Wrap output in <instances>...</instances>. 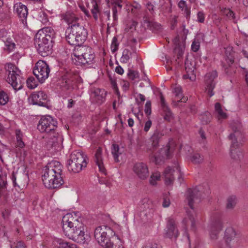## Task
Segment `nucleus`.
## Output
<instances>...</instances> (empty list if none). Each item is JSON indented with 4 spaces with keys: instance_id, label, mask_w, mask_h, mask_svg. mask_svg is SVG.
I'll list each match as a JSON object with an SVG mask.
<instances>
[{
    "instance_id": "nucleus-26",
    "label": "nucleus",
    "mask_w": 248,
    "mask_h": 248,
    "mask_svg": "<svg viewBox=\"0 0 248 248\" xmlns=\"http://www.w3.org/2000/svg\"><path fill=\"white\" fill-rule=\"evenodd\" d=\"M94 156L95 161L99 168V171L103 173H105L106 170L104 167L102 162V149L101 148H98L96 150Z\"/></svg>"
},
{
    "instance_id": "nucleus-41",
    "label": "nucleus",
    "mask_w": 248,
    "mask_h": 248,
    "mask_svg": "<svg viewBox=\"0 0 248 248\" xmlns=\"http://www.w3.org/2000/svg\"><path fill=\"white\" fill-rule=\"evenodd\" d=\"M8 101V95L3 91L0 90V106L5 105Z\"/></svg>"
},
{
    "instance_id": "nucleus-30",
    "label": "nucleus",
    "mask_w": 248,
    "mask_h": 248,
    "mask_svg": "<svg viewBox=\"0 0 248 248\" xmlns=\"http://www.w3.org/2000/svg\"><path fill=\"white\" fill-rule=\"evenodd\" d=\"M122 153V149H120L119 146L116 144H113L111 147V154L115 162H119L120 161L119 156Z\"/></svg>"
},
{
    "instance_id": "nucleus-52",
    "label": "nucleus",
    "mask_w": 248,
    "mask_h": 248,
    "mask_svg": "<svg viewBox=\"0 0 248 248\" xmlns=\"http://www.w3.org/2000/svg\"><path fill=\"white\" fill-rule=\"evenodd\" d=\"M105 248H124V247L122 245V242L118 240L117 243L115 244H113V242L110 243V245H108Z\"/></svg>"
},
{
    "instance_id": "nucleus-37",
    "label": "nucleus",
    "mask_w": 248,
    "mask_h": 248,
    "mask_svg": "<svg viewBox=\"0 0 248 248\" xmlns=\"http://www.w3.org/2000/svg\"><path fill=\"white\" fill-rule=\"evenodd\" d=\"M174 52L177 55V59H176V62L179 65L180 63V59L182 57L184 51L182 48L180 47L179 44L176 45L174 48Z\"/></svg>"
},
{
    "instance_id": "nucleus-22",
    "label": "nucleus",
    "mask_w": 248,
    "mask_h": 248,
    "mask_svg": "<svg viewBox=\"0 0 248 248\" xmlns=\"http://www.w3.org/2000/svg\"><path fill=\"white\" fill-rule=\"evenodd\" d=\"M107 92L104 89L95 88L91 93V97L93 101L98 105L104 103L106 99Z\"/></svg>"
},
{
    "instance_id": "nucleus-23",
    "label": "nucleus",
    "mask_w": 248,
    "mask_h": 248,
    "mask_svg": "<svg viewBox=\"0 0 248 248\" xmlns=\"http://www.w3.org/2000/svg\"><path fill=\"white\" fill-rule=\"evenodd\" d=\"M14 11L17 14L19 17L24 23L25 20L26 22V19L28 15V10L26 6L21 2L17 3L14 5Z\"/></svg>"
},
{
    "instance_id": "nucleus-27",
    "label": "nucleus",
    "mask_w": 248,
    "mask_h": 248,
    "mask_svg": "<svg viewBox=\"0 0 248 248\" xmlns=\"http://www.w3.org/2000/svg\"><path fill=\"white\" fill-rule=\"evenodd\" d=\"M132 51L127 48H125L123 52L122 56L120 59L121 62L126 63L128 62L133 55H136V52L135 49L131 48Z\"/></svg>"
},
{
    "instance_id": "nucleus-18",
    "label": "nucleus",
    "mask_w": 248,
    "mask_h": 248,
    "mask_svg": "<svg viewBox=\"0 0 248 248\" xmlns=\"http://www.w3.org/2000/svg\"><path fill=\"white\" fill-rule=\"evenodd\" d=\"M31 103L33 105L47 107L48 97L43 91H39L32 93L31 96Z\"/></svg>"
},
{
    "instance_id": "nucleus-43",
    "label": "nucleus",
    "mask_w": 248,
    "mask_h": 248,
    "mask_svg": "<svg viewBox=\"0 0 248 248\" xmlns=\"http://www.w3.org/2000/svg\"><path fill=\"white\" fill-rule=\"evenodd\" d=\"M191 160L193 163L200 164L203 161V157L199 153H196L191 156Z\"/></svg>"
},
{
    "instance_id": "nucleus-33",
    "label": "nucleus",
    "mask_w": 248,
    "mask_h": 248,
    "mask_svg": "<svg viewBox=\"0 0 248 248\" xmlns=\"http://www.w3.org/2000/svg\"><path fill=\"white\" fill-rule=\"evenodd\" d=\"M215 108L218 119H225L227 118V114L223 111L221 104L217 102L215 104Z\"/></svg>"
},
{
    "instance_id": "nucleus-51",
    "label": "nucleus",
    "mask_w": 248,
    "mask_h": 248,
    "mask_svg": "<svg viewBox=\"0 0 248 248\" xmlns=\"http://www.w3.org/2000/svg\"><path fill=\"white\" fill-rule=\"evenodd\" d=\"M150 160L151 161L155 163L156 165H159L162 161V157L152 154L150 156Z\"/></svg>"
},
{
    "instance_id": "nucleus-17",
    "label": "nucleus",
    "mask_w": 248,
    "mask_h": 248,
    "mask_svg": "<svg viewBox=\"0 0 248 248\" xmlns=\"http://www.w3.org/2000/svg\"><path fill=\"white\" fill-rule=\"evenodd\" d=\"M217 77V73L216 70L212 71L206 74L204 78L206 85V91L210 97L214 95L213 90L215 88L216 82L215 79Z\"/></svg>"
},
{
    "instance_id": "nucleus-7",
    "label": "nucleus",
    "mask_w": 248,
    "mask_h": 248,
    "mask_svg": "<svg viewBox=\"0 0 248 248\" xmlns=\"http://www.w3.org/2000/svg\"><path fill=\"white\" fill-rule=\"evenodd\" d=\"M87 157L82 152L75 151L73 152L67 161V168L69 171L74 173H78L87 167Z\"/></svg>"
},
{
    "instance_id": "nucleus-39",
    "label": "nucleus",
    "mask_w": 248,
    "mask_h": 248,
    "mask_svg": "<svg viewBox=\"0 0 248 248\" xmlns=\"http://www.w3.org/2000/svg\"><path fill=\"white\" fill-rule=\"evenodd\" d=\"M109 79L110 81L111 87L115 93L119 96L120 95V93L117 86L116 79L113 78L111 76L109 75Z\"/></svg>"
},
{
    "instance_id": "nucleus-36",
    "label": "nucleus",
    "mask_w": 248,
    "mask_h": 248,
    "mask_svg": "<svg viewBox=\"0 0 248 248\" xmlns=\"http://www.w3.org/2000/svg\"><path fill=\"white\" fill-rule=\"evenodd\" d=\"M144 24H146V26L148 28H149L150 30H158L160 29V25L158 24L156 22H155L152 21H150L147 19L144 20Z\"/></svg>"
},
{
    "instance_id": "nucleus-38",
    "label": "nucleus",
    "mask_w": 248,
    "mask_h": 248,
    "mask_svg": "<svg viewBox=\"0 0 248 248\" xmlns=\"http://www.w3.org/2000/svg\"><path fill=\"white\" fill-rule=\"evenodd\" d=\"M211 118L210 113L207 111L202 114L200 116V119L204 124H208L211 121Z\"/></svg>"
},
{
    "instance_id": "nucleus-42",
    "label": "nucleus",
    "mask_w": 248,
    "mask_h": 248,
    "mask_svg": "<svg viewBox=\"0 0 248 248\" xmlns=\"http://www.w3.org/2000/svg\"><path fill=\"white\" fill-rule=\"evenodd\" d=\"M27 86L31 89H33L36 88L38 83L35 79L33 77L29 78L26 81Z\"/></svg>"
},
{
    "instance_id": "nucleus-10",
    "label": "nucleus",
    "mask_w": 248,
    "mask_h": 248,
    "mask_svg": "<svg viewBox=\"0 0 248 248\" xmlns=\"http://www.w3.org/2000/svg\"><path fill=\"white\" fill-rule=\"evenodd\" d=\"M57 122L50 115L42 116L37 124V129L41 132L47 134L57 130Z\"/></svg>"
},
{
    "instance_id": "nucleus-29",
    "label": "nucleus",
    "mask_w": 248,
    "mask_h": 248,
    "mask_svg": "<svg viewBox=\"0 0 248 248\" xmlns=\"http://www.w3.org/2000/svg\"><path fill=\"white\" fill-rule=\"evenodd\" d=\"M162 1L163 3L160 7V12L164 15L171 13V0H167V1H165L164 0H162Z\"/></svg>"
},
{
    "instance_id": "nucleus-59",
    "label": "nucleus",
    "mask_w": 248,
    "mask_h": 248,
    "mask_svg": "<svg viewBox=\"0 0 248 248\" xmlns=\"http://www.w3.org/2000/svg\"><path fill=\"white\" fill-rule=\"evenodd\" d=\"M146 8L150 12L152 15H153L154 13V5L150 2H148L146 4Z\"/></svg>"
},
{
    "instance_id": "nucleus-58",
    "label": "nucleus",
    "mask_w": 248,
    "mask_h": 248,
    "mask_svg": "<svg viewBox=\"0 0 248 248\" xmlns=\"http://www.w3.org/2000/svg\"><path fill=\"white\" fill-rule=\"evenodd\" d=\"M122 86L123 91H127L129 88V83L126 80H123L122 83Z\"/></svg>"
},
{
    "instance_id": "nucleus-49",
    "label": "nucleus",
    "mask_w": 248,
    "mask_h": 248,
    "mask_svg": "<svg viewBox=\"0 0 248 248\" xmlns=\"http://www.w3.org/2000/svg\"><path fill=\"white\" fill-rule=\"evenodd\" d=\"M160 175L158 172L153 173L150 177V183L152 185H155L156 184V181L158 180L160 178Z\"/></svg>"
},
{
    "instance_id": "nucleus-2",
    "label": "nucleus",
    "mask_w": 248,
    "mask_h": 248,
    "mask_svg": "<svg viewBox=\"0 0 248 248\" xmlns=\"http://www.w3.org/2000/svg\"><path fill=\"white\" fill-rule=\"evenodd\" d=\"M62 229L64 235L69 239L80 243L85 244L88 234H85V228L80 218H77L76 214L68 213L62 217Z\"/></svg>"
},
{
    "instance_id": "nucleus-63",
    "label": "nucleus",
    "mask_w": 248,
    "mask_h": 248,
    "mask_svg": "<svg viewBox=\"0 0 248 248\" xmlns=\"http://www.w3.org/2000/svg\"><path fill=\"white\" fill-rule=\"evenodd\" d=\"M184 11V13L185 14V16L186 17L187 19H189L190 18V9L187 7L185 9L183 10Z\"/></svg>"
},
{
    "instance_id": "nucleus-15",
    "label": "nucleus",
    "mask_w": 248,
    "mask_h": 248,
    "mask_svg": "<svg viewBox=\"0 0 248 248\" xmlns=\"http://www.w3.org/2000/svg\"><path fill=\"white\" fill-rule=\"evenodd\" d=\"M46 138L48 139L47 143L48 146L56 150L61 149L63 139L62 135L57 132V130L47 134Z\"/></svg>"
},
{
    "instance_id": "nucleus-21",
    "label": "nucleus",
    "mask_w": 248,
    "mask_h": 248,
    "mask_svg": "<svg viewBox=\"0 0 248 248\" xmlns=\"http://www.w3.org/2000/svg\"><path fill=\"white\" fill-rule=\"evenodd\" d=\"M209 227L211 238L213 240L217 239L219 232L223 228V224L221 219L219 218L216 219L211 223Z\"/></svg>"
},
{
    "instance_id": "nucleus-57",
    "label": "nucleus",
    "mask_w": 248,
    "mask_h": 248,
    "mask_svg": "<svg viewBox=\"0 0 248 248\" xmlns=\"http://www.w3.org/2000/svg\"><path fill=\"white\" fill-rule=\"evenodd\" d=\"M183 78L184 79H189L191 80H193L194 79H195V76L194 75V73H186V74L183 76Z\"/></svg>"
},
{
    "instance_id": "nucleus-32",
    "label": "nucleus",
    "mask_w": 248,
    "mask_h": 248,
    "mask_svg": "<svg viewBox=\"0 0 248 248\" xmlns=\"http://www.w3.org/2000/svg\"><path fill=\"white\" fill-rule=\"evenodd\" d=\"M185 70L186 73H193L195 69V64L193 61L189 60L187 58L185 60Z\"/></svg>"
},
{
    "instance_id": "nucleus-28",
    "label": "nucleus",
    "mask_w": 248,
    "mask_h": 248,
    "mask_svg": "<svg viewBox=\"0 0 248 248\" xmlns=\"http://www.w3.org/2000/svg\"><path fill=\"white\" fill-rule=\"evenodd\" d=\"M173 93H175L176 97L179 99L177 102V104L179 102H186L188 98L183 96L182 88L180 85H177L173 89Z\"/></svg>"
},
{
    "instance_id": "nucleus-64",
    "label": "nucleus",
    "mask_w": 248,
    "mask_h": 248,
    "mask_svg": "<svg viewBox=\"0 0 248 248\" xmlns=\"http://www.w3.org/2000/svg\"><path fill=\"white\" fill-rule=\"evenodd\" d=\"M115 72L119 75H122L124 70L121 66H118L115 68Z\"/></svg>"
},
{
    "instance_id": "nucleus-56",
    "label": "nucleus",
    "mask_w": 248,
    "mask_h": 248,
    "mask_svg": "<svg viewBox=\"0 0 248 248\" xmlns=\"http://www.w3.org/2000/svg\"><path fill=\"white\" fill-rule=\"evenodd\" d=\"M170 205V200L167 195H164L162 206L164 207H168Z\"/></svg>"
},
{
    "instance_id": "nucleus-8",
    "label": "nucleus",
    "mask_w": 248,
    "mask_h": 248,
    "mask_svg": "<svg viewBox=\"0 0 248 248\" xmlns=\"http://www.w3.org/2000/svg\"><path fill=\"white\" fill-rule=\"evenodd\" d=\"M114 235L113 230L107 226H99L95 228L94 232L95 240L104 248L110 245L111 239Z\"/></svg>"
},
{
    "instance_id": "nucleus-48",
    "label": "nucleus",
    "mask_w": 248,
    "mask_h": 248,
    "mask_svg": "<svg viewBox=\"0 0 248 248\" xmlns=\"http://www.w3.org/2000/svg\"><path fill=\"white\" fill-rule=\"evenodd\" d=\"M11 248H27L25 244L22 241H16L11 245Z\"/></svg>"
},
{
    "instance_id": "nucleus-53",
    "label": "nucleus",
    "mask_w": 248,
    "mask_h": 248,
    "mask_svg": "<svg viewBox=\"0 0 248 248\" xmlns=\"http://www.w3.org/2000/svg\"><path fill=\"white\" fill-rule=\"evenodd\" d=\"M150 202H151L147 199H144L140 202V203L142 206L141 208H143V209L149 208V203Z\"/></svg>"
},
{
    "instance_id": "nucleus-54",
    "label": "nucleus",
    "mask_w": 248,
    "mask_h": 248,
    "mask_svg": "<svg viewBox=\"0 0 248 248\" xmlns=\"http://www.w3.org/2000/svg\"><path fill=\"white\" fill-rule=\"evenodd\" d=\"M145 113L149 115L151 113V102L150 101H147L145 105Z\"/></svg>"
},
{
    "instance_id": "nucleus-14",
    "label": "nucleus",
    "mask_w": 248,
    "mask_h": 248,
    "mask_svg": "<svg viewBox=\"0 0 248 248\" xmlns=\"http://www.w3.org/2000/svg\"><path fill=\"white\" fill-rule=\"evenodd\" d=\"M176 170L172 169L170 167H168L164 171L163 175L165 177V182L166 185H171L173 184L174 176H178V179L180 183H181L183 179L182 178V173L178 166L176 167Z\"/></svg>"
},
{
    "instance_id": "nucleus-34",
    "label": "nucleus",
    "mask_w": 248,
    "mask_h": 248,
    "mask_svg": "<svg viewBox=\"0 0 248 248\" xmlns=\"http://www.w3.org/2000/svg\"><path fill=\"white\" fill-rule=\"evenodd\" d=\"M162 109L164 119L168 122H170L173 118L172 113L170 109L168 107H165Z\"/></svg>"
},
{
    "instance_id": "nucleus-24",
    "label": "nucleus",
    "mask_w": 248,
    "mask_h": 248,
    "mask_svg": "<svg viewBox=\"0 0 248 248\" xmlns=\"http://www.w3.org/2000/svg\"><path fill=\"white\" fill-rule=\"evenodd\" d=\"M164 132L158 129H156L154 132V133L150 138L152 142V149L150 148V150H155L159 146V142L164 136Z\"/></svg>"
},
{
    "instance_id": "nucleus-35",
    "label": "nucleus",
    "mask_w": 248,
    "mask_h": 248,
    "mask_svg": "<svg viewBox=\"0 0 248 248\" xmlns=\"http://www.w3.org/2000/svg\"><path fill=\"white\" fill-rule=\"evenodd\" d=\"M236 197L235 196H231L227 199L226 208L227 209H233L236 203Z\"/></svg>"
},
{
    "instance_id": "nucleus-4",
    "label": "nucleus",
    "mask_w": 248,
    "mask_h": 248,
    "mask_svg": "<svg viewBox=\"0 0 248 248\" xmlns=\"http://www.w3.org/2000/svg\"><path fill=\"white\" fill-rule=\"evenodd\" d=\"M55 39V32L50 27L38 31L34 37V44L40 55L45 57L51 53Z\"/></svg>"
},
{
    "instance_id": "nucleus-62",
    "label": "nucleus",
    "mask_w": 248,
    "mask_h": 248,
    "mask_svg": "<svg viewBox=\"0 0 248 248\" xmlns=\"http://www.w3.org/2000/svg\"><path fill=\"white\" fill-rule=\"evenodd\" d=\"M151 125H152V121L150 120H148L145 123L144 127V130L145 132L148 131L149 129L150 128Z\"/></svg>"
},
{
    "instance_id": "nucleus-61",
    "label": "nucleus",
    "mask_w": 248,
    "mask_h": 248,
    "mask_svg": "<svg viewBox=\"0 0 248 248\" xmlns=\"http://www.w3.org/2000/svg\"><path fill=\"white\" fill-rule=\"evenodd\" d=\"M178 7L183 11L186 8H187L186 4V1L183 0H181L178 3Z\"/></svg>"
},
{
    "instance_id": "nucleus-12",
    "label": "nucleus",
    "mask_w": 248,
    "mask_h": 248,
    "mask_svg": "<svg viewBox=\"0 0 248 248\" xmlns=\"http://www.w3.org/2000/svg\"><path fill=\"white\" fill-rule=\"evenodd\" d=\"M224 238L225 244L224 247H229V248H235L238 245L239 240V235L237 234L235 230L232 227L227 228L225 232Z\"/></svg>"
},
{
    "instance_id": "nucleus-55",
    "label": "nucleus",
    "mask_w": 248,
    "mask_h": 248,
    "mask_svg": "<svg viewBox=\"0 0 248 248\" xmlns=\"http://www.w3.org/2000/svg\"><path fill=\"white\" fill-rule=\"evenodd\" d=\"M205 19V14L202 11L197 13V21L200 23H203Z\"/></svg>"
},
{
    "instance_id": "nucleus-16",
    "label": "nucleus",
    "mask_w": 248,
    "mask_h": 248,
    "mask_svg": "<svg viewBox=\"0 0 248 248\" xmlns=\"http://www.w3.org/2000/svg\"><path fill=\"white\" fill-rule=\"evenodd\" d=\"M78 77V73L71 69L66 70L62 77V86L66 89L73 88V85L76 82Z\"/></svg>"
},
{
    "instance_id": "nucleus-46",
    "label": "nucleus",
    "mask_w": 248,
    "mask_h": 248,
    "mask_svg": "<svg viewBox=\"0 0 248 248\" xmlns=\"http://www.w3.org/2000/svg\"><path fill=\"white\" fill-rule=\"evenodd\" d=\"M119 43L118 42V38L117 36H114L112 38L111 45V51L113 53L116 52L118 49Z\"/></svg>"
},
{
    "instance_id": "nucleus-45",
    "label": "nucleus",
    "mask_w": 248,
    "mask_h": 248,
    "mask_svg": "<svg viewBox=\"0 0 248 248\" xmlns=\"http://www.w3.org/2000/svg\"><path fill=\"white\" fill-rule=\"evenodd\" d=\"M142 248H162V246L157 241H152L147 243Z\"/></svg>"
},
{
    "instance_id": "nucleus-44",
    "label": "nucleus",
    "mask_w": 248,
    "mask_h": 248,
    "mask_svg": "<svg viewBox=\"0 0 248 248\" xmlns=\"http://www.w3.org/2000/svg\"><path fill=\"white\" fill-rule=\"evenodd\" d=\"M221 14L228 17L234 18V13L229 8H223L220 9Z\"/></svg>"
},
{
    "instance_id": "nucleus-31",
    "label": "nucleus",
    "mask_w": 248,
    "mask_h": 248,
    "mask_svg": "<svg viewBox=\"0 0 248 248\" xmlns=\"http://www.w3.org/2000/svg\"><path fill=\"white\" fill-rule=\"evenodd\" d=\"M4 49L8 52H10L14 50L16 48L15 40L11 38H7L5 41Z\"/></svg>"
},
{
    "instance_id": "nucleus-40",
    "label": "nucleus",
    "mask_w": 248,
    "mask_h": 248,
    "mask_svg": "<svg viewBox=\"0 0 248 248\" xmlns=\"http://www.w3.org/2000/svg\"><path fill=\"white\" fill-rule=\"evenodd\" d=\"M22 134L21 131L18 130L16 131V145L20 148H23L25 146L24 142L22 140Z\"/></svg>"
},
{
    "instance_id": "nucleus-5",
    "label": "nucleus",
    "mask_w": 248,
    "mask_h": 248,
    "mask_svg": "<svg viewBox=\"0 0 248 248\" xmlns=\"http://www.w3.org/2000/svg\"><path fill=\"white\" fill-rule=\"evenodd\" d=\"M231 127L233 132L229 136V140H232L230 148L231 156L235 160H240L243 158V155L242 152L237 149L239 148L244 141V136L241 131L242 126L239 123H233L231 124Z\"/></svg>"
},
{
    "instance_id": "nucleus-9",
    "label": "nucleus",
    "mask_w": 248,
    "mask_h": 248,
    "mask_svg": "<svg viewBox=\"0 0 248 248\" xmlns=\"http://www.w3.org/2000/svg\"><path fill=\"white\" fill-rule=\"evenodd\" d=\"M6 74L8 75L7 81L11 84L13 88L16 90H19L23 87V82L18 73L20 71L12 63H8L5 65Z\"/></svg>"
},
{
    "instance_id": "nucleus-25",
    "label": "nucleus",
    "mask_w": 248,
    "mask_h": 248,
    "mask_svg": "<svg viewBox=\"0 0 248 248\" xmlns=\"http://www.w3.org/2000/svg\"><path fill=\"white\" fill-rule=\"evenodd\" d=\"M94 59L95 54L93 50L92 49V48H91V50L89 51L87 54L86 53L84 57L82 58V59L80 60V61L79 62L78 65H85L86 64H92L94 62Z\"/></svg>"
},
{
    "instance_id": "nucleus-11",
    "label": "nucleus",
    "mask_w": 248,
    "mask_h": 248,
    "mask_svg": "<svg viewBox=\"0 0 248 248\" xmlns=\"http://www.w3.org/2000/svg\"><path fill=\"white\" fill-rule=\"evenodd\" d=\"M50 69L46 62L42 60L38 61L34 67L33 73L38 81L43 83L49 76Z\"/></svg>"
},
{
    "instance_id": "nucleus-47",
    "label": "nucleus",
    "mask_w": 248,
    "mask_h": 248,
    "mask_svg": "<svg viewBox=\"0 0 248 248\" xmlns=\"http://www.w3.org/2000/svg\"><path fill=\"white\" fill-rule=\"evenodd\" d=\"M127 77L129 79L134 80L136 78H139V73L137 71L129 69L127 73Z\"/></svg>"
},
{
    "instance_id": "nucleus-3",
    "label": "nucleus",
    "mask_w": 248,
    "mask_h": 248,
    "mask_svg": "<svg viewBox=\"0 0 248 248\" xmlns=\"http://www.w3.org/2000/svg\"><path fill=\"white\" fill-rule=\"evenodd\" d=\"M62 168V165L57 161H51L44 168L42 181L46 187L56 188L64 184Z\"/></svg>"
},
{
    "instance_id": "nucleus-6",
    "label": "nucleus",
    "mask_w": 248,
    "mask_h": 248,
    "mask_svg": "<svg viewBox=\"0 0 248 248\" xmlns=\"http://www.w3.org/2000/svg\"><path fill=\"white\" fill-rule=\"evenodd\" d=\"M202 187L199 186L194 188H189L187 191L186 200L191 210L186 211V213L191 222V227L193 230L195 229V220L194 219L195 214L194 211L193 203L196 202H199L201 198L203 197L202 194Z\"/></svg>"
},
{
    "instance_id": "nucleus-19",
    "label": "nucleus",
    "mask_w": 248,
    "mask_h": 248,
    "mask_svg": "<svg viewBox=\"0 0 248 248\" xmlns=\"http://www.w3.org/2000/svg\"><path fill=\"white\" fill-rule=\"evenodd\" d=\"M166 229L164 236L171 239H174L175 240L179 233L174 219L170 218L168 219Z\"/></svg>"
},
{
    "instance_id": "nucleus-20",
    "label": "nucleus",
    "mask_w": 248,
    "mask_h": 248,
    "mask_svg": "<svg viewBox=\"0 0 248 248\" xmlns=\"http://www.w3.org/2000/svg\"><path fill=\"white\" fill-rule=\"evenodd\" d=\"M133 171L140 179H146L149 176L148 168L144 163H136L133 167Z\"/></svg>"
},
{
    "instance_id": "nucleus-50",
    "label": "nucleus",
    "mask_w": 248,
    "mask_h": 248,
    "mask_svg": "<svg viewBox=\"0 0 248 248\" xmlns=\"http://www.w3.org/2000/svg\"><path fill=\"white\" fill-rule=\"evenodd\" d=\"M200 40L198 39V37H197L192 42L191 45V49L195 52L198 51L200 48Z\"/></svg>"
},
{
    "instance_id": "nucleus-60",
    "label": "nucleus",
    "mask_w": 248,
    "mask_h": 248,
    "mask_svg": "<svg viewBox=\"0 0 248 248\" xmlns=\"http://www.w3.org/2000/svg\"><path fill=\"white\" fill-rule=\"evenodd\" d=\"M160 99L161 108H164L165 107H168L166 104L165 98L161 93H160Z\"/></svg>"
},
{
    "instance_id": "nucleus-1",
    "label": "nucleus",
    "mask_w": 248,
    "mask_h": 248,
    "mask_svg": "<svg viewBox=\"0 0 248 248\" xmlns=\"http://www.w3.org/2000/svg\"><path fill=\"white\" fill-rule=\"evenodd\" d=\"M63 19L69 25L65 31V39L71 46H75L72 54L73 63L78 65L80 60L92 48L86 46H82L86 40L88 32L86 29L80 24L81 20L71 13H66Z\"/></svg>"
},
{
    "instance_id": "nucleus-13",
    "label": "nucleus",
    "mask_w": 248,
    "mask_h": 248,
    "mask_svg": "<svg viewBox=\"0 0 248 248\" xmlns=\"http://www.w3.org/2000/svg\"><path fill=\"white\" fill-rule=\"evenodd\" d=\"M225 61L222 62V66L225 73L230 75L232 74V72L229 68L234 62V51L232 47L230 46L225 48Z\"/></svg>"
}]
</instances>
